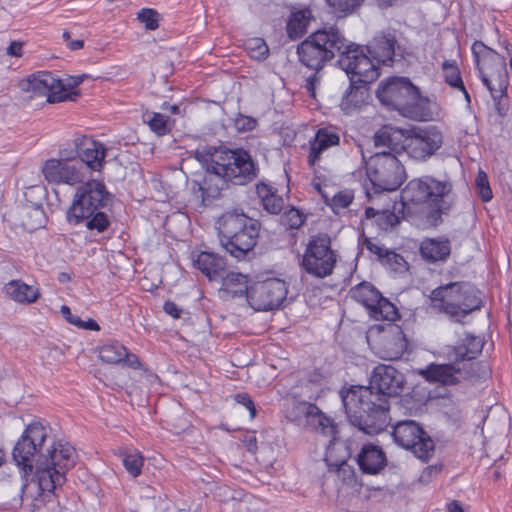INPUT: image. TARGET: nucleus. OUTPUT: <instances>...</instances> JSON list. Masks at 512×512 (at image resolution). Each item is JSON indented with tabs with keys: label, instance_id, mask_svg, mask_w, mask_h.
Returning a JSON list of instances; mask_svg holds the SVG:
<instances>
[{
	"label": "nucleus",
	"instance_id": "obj_34",
	"mask_svg": "<svg viewBox=\"0 0 512 512\" xmlns=\"http://www.w3.org/2000/svg\"><path fill=\"white\" fill-rule=\"evenodd\" d=\"M256 193L261 199L263 208L270 214H279L284 206V200L277 195L273 188L265 183L256 185Z\"/></svg>",
	"mask_w": 512,
	"mask_h": 512
},
{
	"label": "nucleus",
	"instance_id": "obj_48",
	"mask_svg": "<svg viewBox=\"0 0 512 512\" xmlns=\"http://www.w3.org/2000/svg\"><path fill=\"white\" fill-rule=\"evenodd\" d=\"M87 74L70 76L65 80H62V85L64 88V94H75L73 98H67V101H75L79 96L80 92L76 90L77 86L80 85L85 78H88Z\"/></svg>",
	"mask_w": 512,
	"mask_h": 512
},
{
	"label": "nucleus",
	"instance_id": "obj_45",
	"mask_svg": "<svg viewBox=\"0 0 512 512\" xmlns=\"http://www.w3.org/2000/svg\"><path fill=\"white\" fill-rule=\"evenodd\" d=\"M450 87L453 88L458 96H463L467 105L470 104V95L466 90L463 80L459 74L457 66L450 62Z\"/></svg>",
	"mask_w": 512,
	"mask_h": 512
},
{
	"label": "nucleus",
	"instance_id": "obj_58",
	"mask_svg": "<svg viewBox=\"0 0 512 512\" xmlns=\"http://www.w3.org/2000/svg\"><path fill=\"white\" fill-rule=\"evenodd\" d=\"M242 443L246 447L247 451L255 453L258 449L257 438L254 433H247L242 438Z\"/></svg>",
	"mask_w": 512,
	"mask_h": 512
},
{
	"label": "nucleus",
	"instance_id": "obj_8",
	"mask_svg": "<svg viewBox=\"0 0 512 512\" xmlns=\"http://www.w3.org/2000/svg\"><path fill=\"white\" fill-rule=\"evenodd\" d=\"M484 339L480 336L463 333L452 347L455 362L450 363V385L466 383L474 385L490 375L488 366L483 362H473L481 354Z\"/></svg>",
	"mask_w": 512,
	"mask_h": 512
},
{
	"label": "nucleus",
	"instance_id": "obj_11",
	"mask_svg": "<svg viewBox=\"0 0 512 512\" xmlns=\"http://www.w3.org/2000/svg\"><path fill=\"white\" fill-rule=\"evenodd\" d=\"M209 171L235 185H245L257 177L258 166L244 149L224 150L216 154Z\"/></svg>",
	"mask_w": 512,
	"mask_h": 512
},
{
	"label": "nucleus",
	"instance_id": "obj_18",
	"mask_svg": "<svg viewBox=\"0 0 512 512\" xmlns=\"http://www.w3.org/2000/svg\"><path fill=\"white\" fill-rule=\"evenodd\" d=\"M442 136L435 129L413 128L407 136L404 153L413 160L425 161L440 147Z\"/></svg>",
	"mask_w": 512,
	"mask_h": 512
},
{
	"label": "nucleus",
	"instance_id": "obj_40",
	"mask_svg": "<svg viewBox=\"0 0 512 512\" xmlns=\"http://www.w3.org/2000/svg\"><path fill=\"white\" fill-rule=\"evenodd\" d=\"M430 309L436 313H448V284L441 285L429 295Z\"/></svg>",
	"mask_w": 512,
	"mask_h": 512
},
{
	"label": "nucleus",
	"instance_id": "obj_10",
	"mask_svg": "<svg viewBox=\"0 0 512 512\" xmlns=\"http://www.w3.org/2000/svg\"><path fill=\"white\" fill-rule=\"evenodd\" d=\"M471 50L483 85L494 100H501L508 87L505 58L482 41H475Z\"/></svg>",
	"mask_w": 512,
	"mask_h": 512
},
{
	"label": "nucleus",
	"instance_id": "obj_52",
	"mask_svg": "<svg viewBox=\"0 0 512 512\" xmlns=\"http://www.w3.org/2000/svg\"><path fill=\"white\" fill-rule=\"evenodd\" d=\"M234 400L236 401V403L244 406L249 411L250 418H254L256 416V407L253 399L250 397L249 394L237 393L234 396Z\"/></svg>",
	"mask_w": 512,
	"mask_h": 512
},
{
	"label": "nucleus",
	"instance_id": "obj_30",
	"mask_svg": "<svg viewBox=\"0 0 512 512\" xmlns=\"http://www.w3.org/2000/svg\"><path fill=\"white\" fill-rule=\"evenodd\" d=\"M312 19L308 8L292 11L286 26L287 35L291 40L301 38L306 32Z\"/></svg>",
	"mask_w": 512,
	"mask_h": 512
},
{
	"label": "nucleus",
	"instance_id": "obj_26",
	"mask_svg": "<svg viewBox=\"0 0 512 512\" xmlns=\"http://www.w3.org/2000/svg\"><path fill=\"white\" fill-rule=\"evenodd\" d=\"M369 85L370 84L355 81V77H350L349 88L343 95L340 103V107L345 114H352L367 103L369 98Z\"/></svg>",
	"mask_w": 512,
	"mask_h": 512
},
{
	"label": "nucleus",
	"instance_id": "obj_7",
	"mask_svg": "<svg viewBox=\"0 0 512 512\" xmlns=\"http://www.w3.org/2000/svg\"><path fill=\"white\" fill-rule=\"evenodd\" d=\"M376 97L382 105L398 111L404 117L417 121L428 119L426 101L409 78L391 76L382 80L376 90Z\"/></svg>",
	"mask_w": 512,
	"mask_h": 512
},
{
	"label": "nucleus",
	"instance_id": "obj_4",
	"mask_svg": "<svg viewBox=\"0 0 512 512\" xmlns=\"http://www.w3.org/2000/svg\"><path fill=\"white\" fill-rule=\"evenodd\" d=\"M111 197L102 181L91 179L82 183L67 210V222L74 226L85 223L88 230L103 233L110 226V219L102 209L109 204Z\"/></svg>",
	"mask_w": 512,
	"mask_h": 512
},
{
	"label": "nucleus",
	"instance_id": "obj_47",
	"mask_svg": "<svg viewBox=\"0 0 512 512\" xmlns=\"http://www.w3.org/2000/svg\"><path fill=\"white\" fill-rule=\"evenodd\" d=\"M137 19L145 25L148 30H155L159 26V14L151 8H142L137 13Z\"/></svg>",
	"mask_w": 512,
	"mask_h": 512
},
{
	"label": "nucleus",
	"instance_id": "obj_63",
	"mask_svg": "<svg viewBox=\"0 0 512 512\" xmlns=\"http://www.w3.org/2000/svg\"><path fill=\"white\" fill-rule=\"evenodd\" d=\"M84 46V41L81 40V39H77V40H71L67 43V47L71 50V51H76V50H79L81 48H83Z\"/></svg>",
	"mask_w": 512,
	"mask_h": 512
},
{
	"label": "nucleus",
	"instance_id": "obj_22",
	"mask_svg": "<svg viewBox=\"0 0 512 512\" xmlns=\"http://www.w3.org/2000/svg\"><path fill=\"white\" fill-rule=\"evenodd\" d=\"M75 154L79 157L80 163L93 171H100L106 156L105 146L90 137L82 136L75 139Z\"/></svg>",
	"mask_w": 512,
	"mask_h": 512
},
{
	"label": "nucleus",
	"instance_id": "obj_14",
	"mask_svg": "<svg viewBox=\"0 0 512 512\" xmlns=\"http://www.w3.org/2000/svg\"><path fill=\"white\" fill-rule=\"evenodd\" d=\"M392 437L400 447L411 451L422 461H428L434 453L435 443L430 435L414 420H403L393 427Z\"/></svg>",
	"mask_w": 512,
	"mask_h": 512
},
{
	"label": "nucleus",
	"instance_id": "obj_15",
	"mask_svg": "<svg viewBox=\"0 0 512 512\" xmlns=\"http://www.w3.org/2000/svg\"><path fill=\"white\" fill-rule=\"evenodd\" d=\"M61 159L51 158L44 162L42 173L51 184L74 186L82 183L85 178V166L74 161V156L60 150Z\"/></svg>",
	"mask_w": 512,
	"mask_h": 512
},
{
	"label": "nucleus",
	"instance_id": "obj_1",
	"mask_svg": "<svg viewBox=\"0 0 512 512\" xmlns=\"http://www.w3.org/2000/svg\"><path fill=\"white\" fill-rule=\"evenodd\" d=\"M77 459L75 448L55 440L51 428L40 422L26 426L12 449V460L21 477H32L42 492L53 493L65 482V474Z\"/></svg>",
	"mask_w": 512,
	"mask_h": 512
},
{
	"label": "nucleus",
	"instance_id": "obj_29",
	"mask_svg": "<svg viewBox=\"0 0 512 512\" xmlns=\"http://www.w3.org/2000/svg\"><path fill=\"white\" fill-rule=\"evenodd\" d=\"M2 292L14 302L24 305L35 303L40 297L37 287L28 285L21 279H14L4 284Z\"/></svg>",
	"mask_w": 512,
	"mask_h": 512
},
{
	"label": "nucleus",
	"instance_id": "obj_31",
	"mask_svg": "<svg viewBox=\"0 0 512 512\" xmlns=\"http://www.w3.org/2000/svg\"><path fill=\"white\" fill-rule=\"evenodd\" d=\"M420 253L428 262L444 260L448 256V239H424L420 245Z\"/></svg>",
	"mask_w": 512,
	"mask_h": 512
},
{
	"label": "nucleus",
	"instance_id": "obj_49",
	"mask_svg": "<svg viewBox=\"0 0 512 512\" xmlns=\"http://www.w3.org/2000/svg\"><path fill=\"white\" fill-rule=\"evenodd\" d=\"M396 209V206H393V210H390L388 208L381 209L379 213V217L377 218V223L384 229H387L389 227H393L396 224L399 223V217L396 215L394 210Z\"/></svg>",
	"mask_w": 512,
	"mask_h": 512
},
{
	"label": "nucleus",
	"instance_id": "obj_51",
	"mask_svg": "<svg viewBox=\"0 0 512 512\" xmlns=\"http://www.w3.org/2000/svg\"><path fill=\"white\" fill-rule=\"evenodd\" d=\"M327 2L335 11L350 13L360 6L363 0H327Z\"/></svg>",
	"mask_w": 512,
	"mask_h": 512
},
{
	"label": "nucleus",
	"instance_id": "obj_56",
	"mask_svg": "<svg viewBox=\"0 0 512 512\" xmlns=\"http://www.w3.org/2000/svg\"><path fill=\"white\" fill-rule=\"evenodd\" d=\"M353 200V196L347 192H340L336 194L333 198L334 204L341 208L348 207Z\"/></svg>",
	"mask_w": 512,
	"mask_h": 512
},
{
	"label": "nucleus",
	"instance_id": "obj_54",
	"mask_svg": "<svg viewBox=\"0 0 512 512\" xmlns=\"http://www.w3.org/2000/svg\"><path fill=\"white\" fill-rule=\"evenodd\" d=\"M365 246L367 248V250L376 255L377 256V260L379 262H381V260L383 259V256L384 254L387 252V248L384 247L383 245L379 244V243H376V242H373L371 239H366L365 240Z\"/></svg>",
	"mask_w": 512,
	"mask_h": 512
},
{
	"label": "nucleus",
	"instance_id": "obj_27",
	"mask_svg": "<svg viewBox=\"0 0 512 512\" xmlns=\"http://www.w3.org/2000/svg\"><path fill=\"white\" fill-rule=\"evenodd\" d=\"M194 264L210 281H218L223 278L227 266L223 256L208 251L200 252L194 260Z\"/></svg>",
	"mask_w": 512,
	"mask_h": 512
},
{
	"label": "nucleus",
	"instance_id": "obj_24",
	"mask_svg": "<svg viewBox=\"0 0 512 512\" xmlns=\"http://www.w3.org/2000/svg\"><path fill=\"white\" fill-rule=\"evenodd\" d=\"M356 460L360 470L370 475L378 474L387 464L384 451L374 444L363 445Z\"/></svg>",
	"mask_w": 512,
	"mask_h": 512
},
{
	"label": "nucleus",
	"instance_id": "obj_38",
	"mask_svg": "<svg viewBox=\"0 0 512 512\" xmlns=\"http://www.w3.org/2000/svg\"><path fill=\"white\" fill-rule=\"evenodd\" d=\"M418 373L430 383L442 386L448 384V364L431 363L425 369L419 370Z\"/></svg>",
	"mask_w": 512,
	"mask_h": 512
},
{
	"label": "nucleus",
	"instance_id": "obj_2",
	"mask_svg": "<svg viewBox=\"0 0 512 512\" xmlns=\"http://www.w3.org/2000/svg\"><path fill=\"white\" fill-rule=\"evenodd\" d=\"M404 384L400 371L379 364L373 369L368 387L342 388L339 395L351 425L367 435L384 431L391 420L388 399L400 395Z\"/></svg>",
	"mask_w": 512,
	"mask_h": 512
},
{
	"label": "nucleus",
	"instance_id": "obj_3",
	"mask_svg": "<svg viewBox=\"0 0 512 512\" xmlns=\"http://www.w3.org/2000/svg\"><path fill=\"white\" fill-rule=\"evenodd\" d=\"M447 184L432 176L410 180L401 191V206L420 228L437 227L443 222Z\"/></svg>",
	"mask_w": 512,
	"mask_h": 512
},
{
	"label": "nucleus",
	"instance_id": "obj_60",
	"mask_svg": "<svg viewBox=\"0 0 512 512\" xmlns=\"http://www.w3.org/2000/svg\"><path fill=\"white\" fill-rule=\"evenodd\" d=\"M23 43L19 41H13L7 48V54L13 57H20L22 55Z\"/></svg>",
	"mask_w": 512,
	"mask_h": 512
},
{
	"label": "nucleus",
	"instance_id": "obj_13",
	"mask_svg": "<svg viewBox=\"0 0 512 512\" xmlns=\"http://www.w3.org/2000/svg\"><path fill=\"white\" fill-rule=\"evenodd\" d=\"M337 66L344 70L348 77H355V81L371 84L380 76L378 64L367 52L366 47L353 42H347L343 56L336 59Z\"/></svg>",
	"mask_w": 512,
	"mask_h": 512
},
{
	"label": "nucleus",
	"instance_id": "obj_53",
	"mask_svg": "<svg viewBox=\"0 0 512 512\" xmlns=\"http://www.w3.org/2000/svg\"><path fill=\"white\" fill-rule=\"evenodd\" d=\"M214 496L221 502H228L236 498L231 488L226 485L216 486Z\"/></svg>",
	"mask_w": 512,
	"mask_h": 512
},
{
	"label": "nucleus",
	"instance_id": "obj_21",
	"mask_svg": "<svg viewBox=\"0 0 512 512\" xmlns=\"http://www.w3.org/2000/svg\"><path fill=\"white\" fill-rule=\"evenodd\" d=\"M365 47L369 55L380 65H391L397 56L402 57L395 34L389 31L378 33Z\"/></svg>",
	"mask_w": 512,
	"mask_h": 512
},
{
	"label": "nucleus",
	"instance_id": "obj_41",
	"mask_svg": "<svg viewBox=\"0 0 512 512\" xmlns=\"http://www.w3.org/2000/svg\"><path fill=\"white\" fill-rule=\"evenodd\" d=\"M245 49L249 56L257 61H263L269 55L268 45L262 38L249 39L245 44Z\"/></svg>",
	"mask_w": 512,
	"mask_h": 512
},
{
	"label": "nucleus",
	"instance_id": "obj_64",
	"mask_svg": "<svg viewBox=\"0 0 512 512\" xmlns=\"http://www.w3.org/2000/svg\"><path fill=\"white\" fill-rule=\"evenodd\" d=\"M450 512H464V509L457 500L450 501Z\"/></svg>",
	"mask_w": 512,
	"mask_h": 512
},
{
	"label": "nucleus",
	"instance_id": "obj_61",
	"mask_svg": "<svg viewBox=\"0 0 512 512\" xmlns=\"http://www.w3.org/2000/svg\"><path fill=\"white\" fill-rule=\"evenodd\" d=\"M122 362L133 369H138L141 366L139 358L135 354H131L128 351L127 356L124 357V360Z\"/></svg>",
	"mask_w": 512,
	"mask_h": 512
},
{
	"label": "nucleus",
	"instance_id": "obj_43",
	"mask_svg": "<svg viewBox=\"0 0 512 512\" xmlns=\"http://www.w3.org/2000/svg\"><path fill=\"white\" fill-rule=\"evenodd\" d=\"M475 188L477 195L483 202H489L492 200L493 192L490 187L488 176L482 169H479L476 175Z\"/></svg>",
	"mask_w": 512,
	"mask_h": 512
},
{
	"label": "nucleus",
	"instance_id": "obj_46",
	"mask_svg": "<svg viewBox=\"0 0 512 512\" xmlns=\"http://www.w3.org/2000/svg\"><path fill=\"white\" fill-rule=\"evenodd\" d=\"M143 462L144 459L138 452L127 453L123 458L124 467L133 477L141 474Z\"/></svg>",
	"mask_w": 512,
	"mask_h": 512
},
{
	"label": "nucleus",
	"instance_id": "obj_42",
	"mask_svg": "<svg viewBox=\"0 0 512 512\" xmlns=\"http://www.w3.org/2000/svg\"><path fill=\"white\" fill-rule=\"evenodd\" d=\"M380 263L394 272H404L407 270V262L404 257L393 250L388 249Z\"/></svg>",
	"mask_w": 512,
	"mask_h": 512
},
{
	"label": "nucleus",
	"instance_id": "obj_37",
	"mask_svg": "<svg viewBox=\"0 0 512 512\" xmlns=\"http://www.w3.org/2000/svg\"><path fill=\"white\" fill-rule=\"evenodd\" d=\"M127 356V348L118 341H108L99 349L100 359L108 364H119Z\"/></svg>",
	"mask_w": 512,
	"mask_h": 512
},
{
	"label": "nucleus",
	"instance_id": "obj_28",
	"mask_svg": "<svg viewBox=\"0 0 512 512\" xmlns=\"http://www.w3.org/2000/svg\"><path fill=\"white\" fill-rule=\"evenodd\" d=\"M340 137L333 127L320 128L311 141L308 163L311 167L319 161L320 155L330 147L339 145Z\"/></svg>",
	"mask_w": 512,
	"mask_h": 512
},
{
	"label": "nucleus",
	"instance_id": "obj_44",
	"mask_svg": "<svg viewBox=\"0 0 512 512\" xmlns=\"http://www.w3.org/2000/svg\"><path fill=\"white\" fill-rule=\"evenodd\" d=\"M305 221L304 215L296 208L291 207L281 216V224L286 229H299Z\"/></svg>",
	"mask_w": 512,
	"mask_h": 512
},
{
	"label": "nucleus",
	"instance_id": "obj_19",
	"mask_svg": "<svg viewBox=\"0 0 512 512\" xmlns=\"http://www.w3.org/2000/svg\"><path fill=\"white\" fill-rule=\"evenodd\" d=\"M23 89L38 96H46L49 103H59L67 101V98H73L75 94H64L62 80L56 78L53 73L48 71H38L30 75Z\"/></svg>",
	"mask_w": 512,
	"mask_h": 512
},
{
	"label": "nucleus",
	"instance_id": "obj_9",
	"mask_svg": "<svg viewBox=\"0 0 512 512\" xmlns=\"http://www.w3.org/2000/svg\"><path fill=\"white\" fill-rule=\"evenodd\" d=\"M362 159L366 162V171L371 188L366 189V194L371 201L383 192L397 190L406 180V171L398 157L390 152H376L366 161L362 153Z\"/></svg>",
	"mask_w": 512,
	"mask_h": 512
},
{
	"label": "nucleus",
	"instance_id": "obj_57",
	"mask_svg": "<svg viewBox=\"0 0 512 512\" xmlns=\"http://www.w3.org/2000/svg\"><path fill=\"white\" fill-rule=\"evenodd\" d=\"M163 310L174 319L180 318L182 313V309L173 301H166L163 305Z\"/></svg>",
	"mask_w": 512,
	"mask_h": 512
},
{
	"label": "nucleus",
	"instance_id": "obj_12",
	"mask_svg": "<svg viewBox=\"0 0 512 512\" xmlns=\"http://www.w3.org/2000/svg\"><path fill=\"white\" fill-rule=\"evenodd\" d=\"M337 259L331 237L327 233H317L310 236L300 266L307 274L324 279L333 273Z\"/></svg>",
	"mask_w": 512,
	"mask_h": 512
},
{
	"label": "nucleus",
	"instance_id": "obj_16",
	"mask_svg": "<svg viewBox=\"0 0 512 512\" xmlns=\"http://www.w3.org/2000/svg\"><path fill=\"white\" fill-rule=\"evenodd\" d=\"M288 287L284 280L271 278L250 286L248 302L256 311L277 309L286 299Z\"/></svg>",
	"mask_w": 512,
	"mask_h": 512
},
{
	"label": "nucleus",
	"instance_id": "obj_50",
	"mask_svg": "<svg viewBox=\"0 0 512 512\" xmlns=\"http://www.w3.org/2000/svg\"><path fill=\"white\" fill-rule=\"evenodd\" d=\"M257 120L254 117L239 113L234 119V126L239 132L252 131L257 127Z\"/></svg>",
	"mask_w": 512,
	"mask_h": 512
},
{
	"label": "nucleus",
	"instance_id": "obj_25",
	"mask_svg": "<svg viewBox=\"0 0 512 512\" xmlns=\"http://www.w3.org/2000/svg\"><path fill=\"white\" fill-rule=\"evenodd\" d=\"M297 410L304 415L306 424L313 430L324 435H332L335 431L332 419L326 416L316 404L306 401L297 404Z\"/></svg>",
	"mask_w": 512,
	"mask_h": 512
},
{
	"label": "nucleus",
	"instance_id": "obj_36",
	"mask_svg": "<svg viewBox=\"0 0 512 512\" xmlns=\"http://www.w3.org/2000/svg\"><path fill=\"white\" fill-rule=\"evenodd\" d=\"M143 122L158 137L165 136L171 132L172 121L169 116L158 112L146 111L142 116Z\"/></svg>",
	"mask_w": 512,
	"mask_h": 512
},
{
	"label": "nucleus",
	"instance_id": "obj_35",
	"mask_svg": "<svg viewBox=\"0 0 512 512\" xmlns=\"http://www.w3.org/2000/svg\"><path fill=\"white\" fill-rule=\"evenodd\" d=\"M219 280L222 281V289L226 292L232 294L233 296H241L246 294L248 297V292L250 287H248L247 276L238 273V272H226L223 275V278Z\"/></svg>",
	"mask_w": 512,
	"mask_h": 512
},
{
	"label": "nucleus",
	"instance_id": "obj_55",
	"mask_svg": "<svg viewBox=\"0 0 512 512\" xmlns=\"http://www.w3.org/2000/svg\"><path fill=\"white\" fill-rule=\"evenodd\" d=\"M60 312L65 320L71 325H74L77 328L82 326L81 318L78 315L73 314L68 306L62 305Z\"/></svg>",
	"mask_w": 512,
	"mask_h": 512
},
{
	"label": "nucleus",
	"instance_id": "obj_39",
	"mask_svg": "<svg viewBox=\"0 0 512 512\" xmlns=\"http://www.w3.org/2000/svg\"><path fill=\"white\" fill-rule=\"evenodd\" d=\"M370 316L375 320L395 321L399 317L397 308L387 298L381 296L379 303L369 310Z\"/></svg>",
	"mask_w": 512,
	"mask_h": 512
},
{
	"label": "nucleus",
	"instance_id": "obj_20",
	"mask_svg": "<svg viewBox=\"0 0 512 512\" xmlns=\"http://www.w3.org/2000/svg\"><path fill=\"white\" fill-rule=\"evenodd\" d=\"M408 341L402 328L393 323L382 327L377 342V353L385 360H398L407 351Z\"/></svg>",
	"mask_w": 512,
	"mask_h": 512
},
{
	"label": "nucleus",
	"instance_id": "obj_5",
	"mask_svg": "<svg viewBox=\"0 0 512 512\" xmlns=\"http://www.w3.org/2000/svg\"><path fill=\"white\" fill-rule=\"evenodd\" d=\"M261 224L243 212L227 211L217 221L221 246L232 257L242 260L256 246Z\"/></svg>",
	"mask_w": 512,
	"mask_h": 512
},
{
	"label": "nucleus",
	"instance_id": "obj_6",
	"mask_svg": "<svg viewBox=\"0 0 512 512\" xmlns=\"http://www.w3.org/2000/svg\"><path fill=\"white\" fill-rule=\"evenodd\" d=\"M347 42L337 27L318 29L297 45L298 60L308 69L320 72L327 63L343 56Z\"/></svg>",
	"mask_w": 512,
	"mask_h": 512
},
{
	"label": "nucleus",
	"instance_id": "obj_32",
	"mask_svg": "<svg viewBox=\"0 0 512 512\" xmlns=\"http://www.w3.org/2000/svg\"><path fill=\"white\" fill-rule=\"evenodd\" d=\"M351 297L362 304L368 311L379 303L380 291L369 282H361L350 290Z\"/></svg>",
	"mask_w": 512,
	"mask_h": 512
},
{
	"label": "nucleus",
	"instance_id": "obj_62",
	"mask_svg": "<svg viewBox=\"0 0 512 512\" xmlns=\"http://www.w3.org/2000/svg\"><path fill=\"white\" fill-rule=\"evenodd\" d=\"M79 329L98 331V330H100V326L98 325V323L95 320L88 319V321L82 320V326H80Z\"/></svg>",
	"mask_w": 512,
	"mask_h": 512
},
{
	"label": "nucleus",
	"instance_id": "obj_23",
	"mask_svg": "<svg viewBox=\"0 0 512 512\" xmlns=\"http://www.w3.org/2000/svg\"><path fill=\"white\" fill-rule=\"evenodd\" d=\"M407 136L400 128L384 125L374 134V143L376 147H387L388 152L397 156L404 153Z\"/></svg>",
	"mask_w": 512,
	"mask_h": 512
},
{
	"label": "nucleus",
	"instance_id": "obj_33",
	"mask_svg": "<svg viewBox=\"0 0 512 512\" xmlns=\"http://www.w3.org/2000/svg\"><path fill=\"white\" fill-rule=\"evenodd\" d=\"M22 210V224L27 230L33 231L45 226L47 218L42 204L28 201Z\"/></svg>",
	"mask_w": 512,
	"mask_h": 512
},
{
	"label": "nucleus",
	"instance_id": "obj_17",
	"mask_svg": "<svg viewBox=\"0 0 512 512\" xmlns=\"http://www.w3.org/2000/svg\"><path fill=\"white\" fill-rule=\"evenodd\" d=\"M480 291L469 282H450V318L458 322L482 307Z\"/></svg>",
	"mask_w": 512,
	"mask_h": 512
},
{
	"label": "nucleus",
	"instance_id": "obj_59",
	"mask_svg": "<svg viewBox=\"0 0 512 512\" xmlns=\"http://www.w3.org/2000/svg\"><path fill=\"white\" fill-rule=\"evenodd\" d=\"M319 82H320L319 72L313 71V74H311L309 77H307L305 88L307 89V91L310 93L311 96L315 95V88Z\"/></svg>",
	"mask_w": 512,
	"mask_h": 512
}]
</instances>
